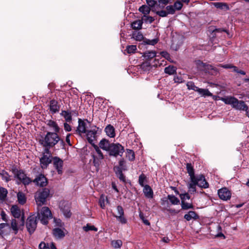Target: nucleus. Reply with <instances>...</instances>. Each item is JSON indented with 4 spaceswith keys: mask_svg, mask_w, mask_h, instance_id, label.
Here are the masks:
<instances>
[{
    "mask_svg": "<svg viewBox=\"0 0 249 249\" xmlns=\"http://www.w3.org/2000/svg\"><path fill=\"white\" fill-rule=\"evenodd\" d=\"M142 20L143 22L151 23L154 21L155 19L152 17L144 15L142 18Z\"/></svg>",
    "mask_w": 249,
    "mask_h": 249,
    "instance_id": "53",
    "label": "nucleus"
},
{
    "mask_svg": "<svg viewBox=\"0 0 249 249\" xmlns=\"http://www.w3.org/2000/svg\"><path fill=\"white\" fill-rule=\"evenodd\" d=\"M143 192L146 197L152 198L153 197V192L151 188L148 185H145L143 186Z\"/></svg>",
    "mask_w": 249,
    "mask_h": 249,
    "instance_id": "23",
    "label": "nucleus"
},
{
    "mask_svg": "<svg viewBox=\"0 0 249 249\" xmlns=\"http://www.w3.org/2000/svg\"><path fill=\"white\" fill-rule=\"evenodd\" d=\"M137 50L136 45H128L126 47V51L128 53H134Z\"/></svg>",
    "mask_w": 249,
    "mask_h": 249,
    "instance_id": "51",
    "label": "nucleus"
},
{
    "mask_svg": "<svg viewBox=\"0 0 249 249\" xmlns=\"http://www.w3.org/2000/svg\"><path fill=\"white\" fill-rule=\"evenodd\" d=\"M83 229L85 231L88 232L89 231H97L98 229L95 226L91 225L89 224H87L86 226L83 227Z\"/></svg>",
    "mask_w": 249,
    "mask_h": 249,
    "instance_id": "44",
    "label": "nucleus"
},
{
    "mask_svg": "<svg viewBox=\"0 0 249 249\" xmlns=\"http://www.w3.org/2000/svg\"><path fill=\"white\" fill-rule=\"evenodd\" d=\"M160 54L163 57L165 58L166 59H167L169 61L170 60V59H171L170 55L168 52H167L166 51H163L160 53Z\"/></svg>",
    "mask_w": 249,
    "mask_h": 249,
    "instance_id": "61",
    "label": "nucleus"
},
{
    "mask_svg": "<svg viewBox=\"0 0 249 249\" xmlns=\"http://www.w3.org/2000/svg\"><path fill=\"white\" fill-rule=\"evenodd\" d=\"M186 169L190 177L191 180H194V178H196V176H195L194 168L191 163H187Z\"/></svg>",
    "mask_w": 249,
    "mask_h": 249,
    "instance_id": "28",
    "label": "nucleus"
},
{
    "mask_svg": "<svg viewBox=\"0 0 249 249\" xmlns=\"http://www.w3.org/2000/svg\"><path fill=\"white\" fill-rule=\"evenodd\" d=\"M38 218H52V214L51 210L47 207L42 208L40 213H38ZM35 218H37L36 216Z\"/></svg>",
    "mask_w": 249,
    "mask_h": 249,
    "instance_id": "18",
    "label": "nucleus"
},
{
    "mask_svg": "<svg viewBox=\"0 0 249 249\" xmlns=\"http://www.w3.org/2000/svg\"><path fill=\"white\" fill-rule=\"evenodd\" d=\"M176 10H180L183 6V4L180 1H176L173 5Z\"/></svg>",
    "mask_w": 249,
    "mask_h": 249,
    "instance_id": "56",
    "label": "nucleus"
},
{
    "mask_svg": "<svg viewBox=\"0 0 249 249\" xmlns=\"http://www.w3.org/2000/svg\"><path fill=\"white\" fill-rule=\"evenodd\" d=\"M145 180H146V176H145V175H144L143 174H142L141 175H140L139 176V183L141 186L143 187V186H145L144 185V182H145Z\"/></svg>",
    "mask_w": 249,
    "mask_h": 249,
    "instance_id": "55",
    "label": "nucleus"
},
{
    "mask_svg": "<svg viewBox=\"0 0 249 249\" xmlns=\"http://www.w3.org/2000/svg\"><path fill=\"white\" fill-rule=\"evenodd\" d=\"M91 157L93 160L92 164L95 167V171L98 172L100 170L104 157L96 156V155L94 152L91 153Z\"/></svg>",
    "mask_w": 249,
    "mask_h": 249,
    "instance_id": "12",
    "label": "nucleus"
},
{
    "mask_svg": "<svg viewBox=\"0 0 249 249\" xmlns=\"http://www.w3.org/2000/svg\"><path fill=\"white\" fill-rule=\"evenodd\" d=\"M47 125L52 128V130L54 131L53 132L58 133L59 132L60 128L56 122L52 120H48L47 121Z\"/></svg>",
    "mask_w": 249,
    "mask_h": 249,
    "instance_id": "25",
    "label": "nucleus"
},
{
    "mask_svg": "<svg viewBox=\"0 0 249 249\" xmlns=\"http://www.w3.org/2000/svg\"><path fill=\"white\" fill-rule=\"evenodd\" d=\"M166 12L168 14H174L175 13V9L173 5H168L166 7Z\"/></svg>",
    "mask_w": 249,
    "mask_h": 249,
    "instance_id": "58",
    "label": "nucleus"
},
{
    "mask_svg": "<svg viewBox=\"0 0 249 249\" xmlns=\"http://www.w3.org/2000/svg\"><path fill=\"white\" fill-rule=\"evenodd\" d=\"M122 244V241L121 240H113L111 242V246L115 249L120 248Z\"/></svg>",
    "mask_w": 249,
    "mask_h": 249,
    "instance_id": "42",
    "label": "nucleus"
},
{
    "mask_svg": "<svg viewBox=\"0 0 249 249\" xmlns=\"http://www.w3.org/2000/svg\"><path fill=\"white\" fill-rule=\"evenodd\" d=\"M150 66L151 64L149 61H145L142 64L141 68L144 71L149 70Z\"/></svg>",
    "mask_w": 249,
    "mask_h": 249,
    "instance_id": "57",
    "label": "nucleus"
},
{
    "mask_svg": "<svg viewBox=\"0 0 249 249\" xmlns=\"http://www.w3.org/2000/svg\"><path fill=\"white\" fill-rule=\"evenodd\" d=\"M60 208L61 211L63 213L66 218H70L71 216L70 205L68 202L63 201L60 203Z\"/></svg>",
    "mask_w": 249,
    "mask_h": 249,
    "instance_id": "10",
    "label": "nucleus"
},
{
    "mask_svg": "<svg viewBox=\"0 0 249 249\" xmlns=\"http://www.w3.org/2000/svg\"><path fill=\"white\" fill-rule=\"evenodd\" d=\"M197 186L200 187L207 188L209 187V184L206 181L205 177L202 175H200L196 177V182Z\"/></svg>",
    "mask_w": 249,
    "mask_h": 249,
    "instance_id": "17",
    "label": "nucleus"
},
{
    "mask_svg": "<svg viewBox=\"0 0 249 249\" xmlns=\"http://www.w3.org/2000/svg\"><path fill=\"white\" fill-rule=\"evenodd\" d=\"M220 100L227 105H230L233 108L240 110H246L248 108L247 105L243 101H239L233 96H227L221 97Z\"/></svg>",
    "mask_w": 249,
    "mask_h": 249,
    "instance_id": "2",
    "label": "nucleus"
},
{
    "mask_svg": "<svg viewBox=\"0 0 249 249\" xmlns=\"http://www.w3.org/2000/svg\"><path fill=\"white\" fill-rule=\"evenodd\" d=\"M60 141V138L57 133L48 132L45 135L41 136L39 142L45 148V153L48 154L50 149L53 147Z\"/></svg>",
    "mask_w": 249,
    "mask_h": 249,
    "instance_id": "1",
    "label": "nucleus"
},
{
    "mask_svg": "<svg viewBox=\"0 0 249 249\" xmlns=\"http://www.w3.org/2000/svg\"><path fill=\"white\" fill-rule=\"evenodd\" d=\"M115 171L117 177L119 178L121 180H122L123 181H125V177L122 172L121 168L120 167H115Z\"/></svg>",
    "mask_w": 249,
    "mask_h": 249,
    "instance_id": "36",
    "label": "nucleus"
},
{
    "mask_svg": "<svg viewBox=\"0 0 249 249\" xmlns=\"http://www.w3.org/2000/svg\"><path fill=\"white\" fill-rule=\"evenodd\" d=\"M214 5L217 8H220V9H229L228 5L227 4L225 3L215 2V3H214Z\"/></svg>",
    "mask_w": 249,
    "mask_h": 249,
    "instance_id": "49",
    "label": "nucleus"
},
{
    "mask_svg": "<svg viewBox=\"0 0 249 249\" xmlns=\"http://www.w3.org/2000/svg\"><path fill=\"white\" fill-rule=\"evenodd\" d=\"M124 147L120 143H111L109 151V155L114 157L122 156L124 152Z\"/></svg>",
    "mask_w": 249,
    "mask_h": 249,
    "instance_id": "5",
    "label": "nucleus"
},
{
    "mask_svg": "<svg viewBox=\"0 0 249 249\" xmlns=\"http://www.w3.org/2000/svg\"><path fill=\"white\" fill-rule=\"evenodd\" d=\"M92 146L94 148V149L95 150L96 153H94L96 155V156L104 158L103 153L102 152V151L100 149L99 147L97 145H96L95 144H93V145H92Z\"/></svg>",
    "mask_w": 249,
    "mask_h": 249,
    "instance_id": "52",
    "label": "nucleus"
},
{
    "mask_svg": "<svg viewBox=\"0 0 249 249\" xmlns=\"http://www.w3.org/2000/svg\"><path fill=\"white\" fill-rule=\"evenodd\" d=\"M174 80L175 83H181L183 82L182 78L181 76H175Z\"/></svg>",
    "mask_w": 249,
    "mask_h": 249,
    "instance_id": "64",
    "label": "nucleus"
},
{
    "mask_svg": "<svg viewBox=\"0 0 249 249\" xmlns=\"http://www.w3.org/2000/svg\"><path fill=\"white\" fill-rule=\"evenodd\" d=\"M8 194L6 189L0 187V200L4 201L5 200Z\"/></svg>",
    "mask_w": 249,
    "mask_h": 249,
    "instance_id": "37",
    "label": "nucleus"
},
{
    "mask_svg": "<svg viewBox=\"0 0 249 249\" xmlns=\"http://www.w3.org/2000/svg\"><path fill=\"white\" fill-rule=\"evenodd\" d=\"M18 201L20 204L23 205L26 202L25 194L22 192H19L17 194Z\"/></svg>",
    "mask_w": 249,
    "mask_h": 249,
    "instance_id": "29",
    "label": "nucleus"
},
{
    "mask_svg": "<svg viewBox=\"0 0 249 249\" xmlns=\"http://www.w3.org/2000/svg\"><path fill=\"white\" fill-rule=\"evenodd\" d=\"M184 218H198V216L195 212L190 211L185 214Z\"/></svg>",
    "mask_w": 249,
    "mask_h": 249,
    "instance_id": "54",
    "label": "nucleus"
},
{
    "mask_svg": "<svg viewBox=\"0 0 249 249\" xmlns=\"http://www.w3.org/2000/svg\"><path fill=\"white\" fill-rule=\"evenodd\" d=\"M218 195L220 199L227 200L231 198V192L226 188H222L218 191Z\"/></svg>",
    "mask_w": 249,
    "mask_h": 249,
    "instance_id": "14",
    "label": "nucleus"
},
{
    "mask_svg": "<svg viewBox=\"0 0 249 249\" xmlns=\"http://www.w3.org/2000/svg\"><path fill=\"white\" fill-rule=\"evenodd\" d=\"M187 89L189 90H193L196 91H197L199 88L196 86L195 83L192 81L188 82L186 84Z\"/></svg>",
    "mask_w": 249,
    "mask_h": 249,
    "instance_id": "45",
    "label": "nucleus"
},
{
    "mask_svg": "<svg viewBox=\"0 0 249 249\" xmlns=\"http://www.w3.org/2000/svg\"><path fill=\"white\" fill-rule=\"evenodd\" d=\"M146 3L149 7H153L157 3V1L154 0H146Z\"/></svg>",
    "mask_w": 249,
    "mask_h": 249,
    "instance_id": "63",
    "label": "nucleus"
},
{
    "mask_svg": "<svg viewBox=\"0 0 249 249\" xmlns=\"http://www.w3.org/2000/svg\"><path fill=\"white\" fill-rule=\"evenodd\" d=\"M105 131L108 137L114 138L115 136L114 127L111 124H108L105 128Z\"/></svg>",
    "mask_w": 249,
    "mask_h": 249,
    "instance_id": "24",
    "label": "nucleus"
},
{
    "mask_svg": "<svg viewBox=\"0 0 249 249\" xmlns=\"http://www.w3.org/2000/svg\"><path fill=\"white\" fill-rule=\"evenodd\" d=\"M133 38L137 41L142 40L143 38V35L140 32H134L132 34Z\"/></svg>",
    "mask_w": 249,
    "mask_h": 249,
    "instance_id": "46",
    "label": "nucleus"
},
{
    "mask_svg": "<svg viewBox=\"0 0 249 249\" xmlns=\"http://www.w3.org/2000/svg\"><path fill=\"white\" fill-rule=\"evenodd\" d=\"M60 115L64 118L65 121L67 122H70L72 120L71 113L68 111L62 110L60 113Z\"/></svg>",
    "mask_w": 249,
    "mask_h": 249,
    "instance_id": "32",
    "label": "nucleus"
},
{
    "mask_svg": "<svg viewBox=\"0 0 249 249\" xmlns=\"http://www.w3.org/2000/svg\"><path fill=\"white\" fill-rule=\"evenodd\" d=\"M52 161V156L50 151L47 154L44 151L42 157L40 159L41 166L42 168H46Z\"/></svg>",
    "mask_w": 249,
    "mask_h": 249,
    "instance_id": "9",
    "label": "nucleus"
},
{
    "mask_svg": "<svg viewBox=\"0 0 249 249\" xmlns=\"http://www.w3.org/2000/svg\"><path fill=\"white\" fill-rule=\"evenodd\" d=\"M177 68L174 66H169L164 69L165 73L169 75H172L176 72Z\"/></svg>",
    "mask_w": 249,
    "mask_h": 249,
    "instance_id": "35",
    "label": "nucleus"
},
{
    "mask_svg": "<svg viewBox=\"0 0 249 249\" xmlns=\"http://www.w3.org/2000/svg\"><path fill=\"white\" fill-rule=\"evenodd\" d=\"M182 209L183 210H188L193 208L192 203H187L184 201H182L181 203Z\"/></svg>",
    "mask_w": 249,
    "mask_h": 249,
    "instance_id": "48",
    "label": "nucleus"
},
{
    "mask_svg": "<svg viewBox=\"0 0 249 249\" xmlns=\"http://www.w3.org/2000/svg\"><path fill=\"white\" fill-rule=\"evenodd\" d=\"M36 219H27L26 227L30 234H32L36 229Z\"/></svg>",
    "mask_w": 249,
    "mask_h": 249,
    "instance_id": "16",
    "label": "nucleus"
},
{
    "mask_svg": "<svg viewBox=\"0 0 249 249\" xmlns=\"http://www.w3.org/2000/svg\"><path fill=\"white\" fill-rule=\"evenodd\" d=\"M191 182L188 184V192L189 193L192 194L196 192V184L195 183L196 182V178H194V180H191Z\"/></svg>",
    "mask_w": 249,
    "mask_h": 249,
    "instance_id": "33",
    "label": "nucleus"
},
{
    "mask_svg": "<svg viewBox=\"0 0 249 249\" xmlns=\"http://www.w3.org/2000/svg\"><path fill=\"white\" fill-rule=\"evenodd\" d=\"M109 203L107 197L104 194H102L99 199V204L102 209H105L106 205Z\"/></svg>",
    "mask_w": 249,
    "mask_h": 249,
    "instance_id": "26",
    "label": "nucleus"
},
{
    "mask_svg": "<svg viewBox=\"0 0 249 249\" xmlns=\"http://www.w3.org/2000/svg\"><path fill=\"white\" fill-rule=\"evenodd\" d=\"M167 197L169 201L173 205H177L179 203V199L174 195H168Z\"/></svg>",
    "mask_w": 249,
    "mask_h": 249,
    "instance_id": "41",
    "label": "nucleus"
},
{
    "mask_svg": "<svg viewBox=\"0 0 249 249\" xmlns=\"http://www.w3.org/2000/svg\"><path fill=\"white\" fill-rule=\"evenodd\" d=\"M97 137V131L95 129L88 130L87 132V139L88 142L93 145L94 144V141Z\"/></svg>",
    "mask_w": 249,
    "mask_h": 249,
    "instance_id": "21",
    "label": "nucleus"
},
{
    "mask_svg": "<svg viewBox=\"0 0 249 249\" xmlns=\"http://www.w3.org/2000/svg\"><path fill=\"white\" fill-rule=\"evenodd\" d=\"M50 192V190L46 188L39 189L35 195L37 203L39 205L43 204L46 202V198L49 196Z\"/></svg>",
    "mask_w": 249,
    "mask_h": 249,
    "instance_id": "4",
    "label": "nucleus"
},
{
    "mask_svg": "<svg viewBox=\"0 0 249 249\" xmlns=\"http://www.w3.org/2000/svg\"><path fill=\"white\" fill-rule=\"evenodd\" d=\"M195 65L199 71H204L205 72H209L210 70H213L217 71V70L211 65L203 63L200 60H196Z\"/></svg>",
    "mask_w": 249,
    "mask_h": 249,
    "instance_id": "7",
    "label": "nucleus"
},
{
    "mask_svg": "<svg viewBox=\"0 0 249 249\" xmlns=\"http://www.w3.org/2000/svg\"><path fill=\"white\" fill-rule=\"evenodd\" d=\"M11 231L9 224L7 223L0 224V235L1 237L4 238L5 236L9 235Z\"/></svg>",
    "mask_w": 249,
    "mask_h": 249,
    "instance_id": "11",
    "label": "nucleus"
},
{
    "mask_svg": "<svg viewBox=\"0 0 249 249\" xmlns=\"http://www.w3.org/2000/svg\"><path fill=\"white\" fill-rule=\"evenodd\" d=\"M25 219H12L11 222V229L15 234H17L19 230L23 228Z\"/></svg>",
    "mask_w": 249,
    "mask_h": 249,
    "instance_id": "6",
    "label": "nucleus"
},
{
    "mask_svg": "<svg viewBox=\"0 0 249 249\" xmlns=\"http://www.w3.org/2000/svg\"><path fill=\"white\" fill-rule=\"evenodd\" d=\"M124 214V212L123 207L121 206H118L116 208V218H122Z\"/></svg>",
    "mask_w": 249,
    "mask_h": 249,
    "instance_id": "39",
    "label": "nucleus"
},
{
    "mask_svg": "<svg viewBox=\"0 0 249 249\" xmlns=\"http://www.w3.org/2000/svg\"><path fill=\"white\" fill-rule=\"evenodd\" d=\"M53 165L59 174L62 173L63 161L59 158L55 157L53 159Z\"/></svg>",
    "mask_w": 249,
    "mask_h": 249,
    "instance_id": "19",
    "label": "nucleus"
},
{
    "mask_svg": "<svg viewBox=\"0 0 249 249\" xmlns=\"http://www.w3.org/2000/svg\"><path fill=\"white\" fill-rule=\"evenodd\" d=\"M60 106L57 101L53 99L50 101L49 109L52 114H54L59 111Z\"/></svg>",
    "mask_w": 249,
    "mask_h": 249,
    "instance_id": "20",
    "label": "nucleus"
},
{
    "mask_svg": "<svg viewBox=\"0 0 249 249\" xmlns=\"http://www.w3.org/2000/svg\"><path fill=\"white\" fill-rule=\"evenodd\" d=\"M126 157L129 160H134L135 158L134 151L130 149H126Z\"/></svg>",
    "mask_w": 249,
    "mask_h": 249,
    "instance_id": "43",
    "label": "nucleus"
},
{
    "mask_svg": "<svg viewBox=\"0 0 249 249\" xmlns=\"http://www.w3.org/2000/svg\"><path fill=\"white\" fill-rule=\"evenodd\" d=\"M53 222L56 228H65L64 223L62 222L61 219H53Z\"/></svg>",
    "mask_w": 249,
    "mask_h": 249,
    "instance_id": "50",
    "label": "nucleus"
},
{
    "mask_svg": "<svg viewBox=\"0 0 249 249\" xmlns=\"http://www.w3.org/2000/svg\"><path fill=\"white\" fill-rule=\"evenodd\" d=\"M77 131L79 134L86 133V124L84 121L82 120L81 119L78 120V126L77 128Z\"/></svg>",
    "mask_w": 249,
    "mask_h": 249,
    "instance_id": "22",
    "label": "nucleus"
},
{
    "mask_svg": "<svg viewBox=\"0 0 249 249\" xmlns=\"http://www.w3.org/2000/svg\"><path fill=\"white\" fill-rule=\"evenodd\" d=\"M158 40H159L157 38H155V39H151V40L146 39L144 41V42L146 44L154 45H155L156 44H157L158 43Z\"/></svg>",
    "mask_w": 249,
    "mask_h": 249,
    "instance_id": "59",
    "label": "nucleus"
},
{
    "mask_svg": "<svg viewBox=\"0 0 249 249\" xmlns=\"http://www.w3.org/2000/svg\"><path fill=\"white\" fill-rule=\"evenodd\" d=\"M139 10L144 15H147L150 13V8L147 5H143L139 8Z\"/></svg>",
    "mask_w": 249,
    "mask_h": 249,
    "instance_id": "40",
    "label": "nucleus"
},
{
    "mask_svg": "<svg viewBox=\"0 0 249 249\" xmlns=\"http://www.w3.org/2000/svg\"><path fill=\"white\" fill-rule=\"evenodd\" d=\"M99 145L101 149L108 151L111 144L108 140L103 139L100 142Z\"/></svg>",
    "mask_w": 249,
    "mask_h": 249,
    "instance_id": "27",
    "label": "nucleus"
},
{
    "mask_svg": "<svg viewBox=\"0 0 249 249\" xmlns=\"http://www.w3.org/2000/svg\"><path fill=\"white\" fill-rule=\"evenodd\" d=\"M157 15H159V16L161 17H166L167 16L168 13L166 12V11L164 10H161L159 11H157L156 12Z\"/></svg>",
    "mask_w": 249,
    "mask_h": 249,
    "instance_id": "62",
    "label": "nucleus"
},
{
    "mask_svg": "<svg viewBox=\"0 0 249 249\" xmlns=\"http://www.w3.org/2000/svg\"><path fill=\"white\" fill-rule=\"evenodd\" d=\"M197 92H198L202 96L206 97L213 96V94L210 92L208 89L198 88Z\"/></svg>",
    "mask_w": 249,
    "mask_h": 249,
    "instance_id": "34",
    "label": "nucleus"
},
{
    "mask_svg": "<svg viewBox=\"0 0 249 249\" xmlns=\"http://www.w3.org/2000/svg\"><path fill=\"white\" fill-rule=\"evenodd\" d=\"M39 249H50L49 244L41 242L39 245Z\"/></svg>",
    "mask_w": 249,
    "mask_h": 249,
    "instance_id": "60",
    "label": "nucleus"
},
{
    "mask_svg": "<svg viewBox=\"0 0 249 249\" xmlns=\"http://www.w3.org/2000/svg\"><path fill=\"white\" fill-rule=\"evenodd\" d=\"M11 212L14 218H24L22 211L17 205H13L11 208Z\"/></svg>",
    "mask_w": 249,
    "mask_h": 249,
    "instance_id": "15",
    "label": "nucleus"
},
{
    "mask_svg": "<svg viewBox=\"0 0 249 249\" xmlns=\"http://www.w3.org/2000/svg\"><path fill=\"white\" fill-rule=\"evenodd\" d=\"M143 56L147 60H150L156 56V53L155 51H146L143 53Z\"/></svg>",
    "mask_w": 249,
    "mask_h": 249,
    "instance_id": "31",
    "label": "nucleus"
},
{
    "mask_svg": "<svg viewBox=\"0 0 249 249\" xmlns=\"http://www.w3.org/2000/svg\"><path fill=\"white\" fill-rule=\"evenodd\" d=\"M67 233L68 231L65 228H55L52 231L53 235L56 239H63Z\"/></svg>",
    "mask_w": 249,
    "mask_h": 249,
    "instance_id": "8",
    "label": "nucleus"
},
{
    "mask_svg": "<svg viewBox=\"0 0 249 249\" xmlns=\"http://www.w3.org/2000/svg\"><path fill=\"white\" fill-rule=\"evenodd\" d=\"M33 182L40 187H45L48 184L47 178L42 174L37 176L33 180Z\"/></svg>",
    "mask_w": 249,
    "mask_h": 249,
    "instance_id": "13",
    "label": "nucleus"
},
{
    "mask_svg": "<svg viewBox=\"0 0 249 249\" xmlns=\"http://www.w3.org/2000/svg\"><path fill=\"white\" fill-rule=\"evenodd\" d=\"M179 196H180V198L181 202L182 201L185 202V201L187 199L189 200L191 198L190 196L189 195V193L185 192L184 193H181L180 194H179Z\"/></svg>",
    "mask_w": 249,
    "mask_h": 249,
    "instance_id": "47",
    "label": "nucleus"
},
{
    "mask_svg": "<svg viewBox=\"0 0 249 249\" xmlns=\"http://www.w3.org/2000/svg\"><path fill=\"white\" fill-rule=\"evenodd\" d=\"M0 176L1 177L2 179L4 180L6 182L11 180V176L4 170L0 171Z\"/></svg>",
    "mask_w": 249,
    "mask_h": 249,
    "instance_id": "38",
    "label": "nucleus"
},
{
    "mask_svg": "<svg viewBox=\"0 0 249 249\" xmlns=\"http://www.w3.org/2000/svg\"><path fill=\"white\" fill-rule=\"evenodd\" d=\"M142 19L136 20L131 23V27L134 30H140L142 28Z\"/></svg>",
    "mask_w": 249,
    "mask_h": 249,
    "instance_id": "30",
    "label": "nucleus"
},
{
    "mask_svg": "<svg viewBox=\"0 0 249 249\" xmlns=\"http://www.w3.org/2000/svg\"><path fill=\"white\" fill-rule=\"evenodd\" d=\"M12 172L15 177L19 179L25 185L30 184L32 180L30 178L26 176L24 172L22 170H18L16 167H13Z\"/></svg>",
    "mask_w": 249,
    "mask_h": 249,
    "instance_id": "3",
    "label": "nucleus"
}]
</instances>
